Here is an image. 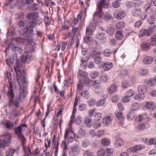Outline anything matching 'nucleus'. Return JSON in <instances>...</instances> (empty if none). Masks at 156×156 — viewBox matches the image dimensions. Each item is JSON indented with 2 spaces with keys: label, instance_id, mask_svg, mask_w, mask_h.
<instances>
[{
  "label": "nucleus",
  "instance_id": "f257e3e1",
  "mask_svg": "<svg viewBox=\"0 0 156 156\" xmlns=\"http://www.w3.org/2000/svg\"><path fill=\"white\" fill-rule=\"evenodd\" d=\"M14 69L17 75V80L19 85L20 86V95L19 96H15L16 89H13L12 85L10 82V105H13L16 108L19 106L20 103L21 101V98L24 97L27 94L26 88L24 87L26 83L25 75V71L21 69L20 66L17 65L14 67Z\"/></svg>",
  "mask_w": 156,
  "mask_h": 156
},
{
  "label": "nucleus",
  "instance_id": "f03ea898",
  "mask_svg": "<svg viewBox=\"0 0 156 156\" xmlns=\"http://www.w3.org/2000/svg\"><path fill=\"white\" fill-rule=\"evenodd\" d=\"M108 5L105 0H101L97 4L96 10L93 15V20H96L100 18L102 11V7L106 8Z\"/></svg>",
  "mask_w": 156,
  "mask_h": 156
},
{
  "label": "nucleus",
  "instance_id": "7ed1b4c3",
  "mask_svg": "<svg viewBox=\"0 0 156 156\" xmlns=\"http://www.w3.org/2000/svg\"><path fill=\"white\" fill-rule=\"evenodd\" d=\"M33 30L32 29L28 30V29H26V30H23L22 34L23 36H26L27 38H26L27 42L29 43H31L34 41L32 34L33 33Z\"/></svg>",
  "mask_w": 156,
  "mask_h": 156
},
{
  "label": "nucleus",
  "instance_id": "20e7f679",
  "mask_svg": "<svg viewBox=\"0 0 156 156\" xmlns=\"http://www.w3.org/2000/svg\"><path fill=\"white\" fill-rule=\"evenodd\" d=\"M77 77L78 78L81 80L83 78V80L84 83L86 84H89L90 83V80L88 77V73L84 71L81 69H79L77 73Z\"/></svg>",
  "mask_w": 156,
  "mask_h": 156
},
{
  "label": "nucleus",
  "instance_id": "39448f33",
  "mask_svg": "<svg viewBox=\"0 0 156 156\" xmlns=\"http://www.w3.org/2000/svg\"><path fill=\"white\" fill-rule=\"evenodd\" d=\"M22 126H19L15 128V131L16 134L17 135L19 138L21 139L22 145L24 147L26 139L22 134Z\"/></svg>",
  "mask_w": 156,
  "mask_h": 156
},
{
  "label": "nucleus",
  "instance_id": "423d86ee",
  "mask_svg": "<svg viewBox=\"0 0 156 156\" xmlns=\"http://www.w3.org/2000/svg\"><path fill=\"white\" fill-rule=\"evenodd\" d=\"M155 28L154 25L153 26L150 27V28L145 30V29H142L141 30L139 33V36L140 37H143L144 36H149L151 34L152 32H153V29Z\"/></svg>",
  "mask_w": 156,
  "mask_h": 156
},
{
  "label": "nucleus",
  "instance_id": "0eeeda50",
  "mask_svg": "<svg viewBox=\"0 0 156 156\" xmlns=\"http://www.w3.org/2000/svg\"><path fill=\"white\" fill-rule=\"evenodd\" d=\"M78 102V99L76 97L74 102L73 109V112L70 118V120L69 124V126L70 127H71L72 124L74 122L73 120L75 117V113L76 111V107L77 105Z\"/></svg>",
  "mask_w": 156,
  "mask_h": 156
},
{
  "label": "nucleus",
  "instance_id": "6e6552de",
  "mask_svg": "<svg viewBox=\"0 0 156 156\" xmlns=\"http://www.w3.org/2000/svg\"><path fill=\"white\" fill-rule=\"evenodd\" d=\"M145 147L144 145L139 144L135 145L133 147H131L127 150V152L131 153L136 152L138 151L141 150Z\"/></svg>",
  "mask_w": 156,
  "mask_h": 156
},
{
  "label": "nucleus",
  "instance_id": "1a4fd4ad",
  "mask_svg": "<svg viewBox=\"0 0 156 156\" xmlns=\"http://www.w3.org/2000/svg\"><path fill=\"white\" fill-rule=\"evenodd\" d=\"M113 115L112 114H108L103 119V123L105 126H107L111 123L113 119Z\"/></svg>",
  "mask_w": 156,
  "mask_h": 156
},
{
  "label": "nucleus",
  "instance_id": "9d476101",
  "mask_svg": "<svg viewBox=\"0 0 156 156\" xmlns=\"http://www.w3.org/2000/svg\"><path fill=\"white\" fill-rule=\"evenodd\" d=\"M144 8L147 15H154L155 14V12H156V10L154 12V10L153 9V6L150 4L145 5L144 7Z\"/></svg>",
  "mask_w": 156,
  "mask_h": 156
},
{
  "label": "nucleus",
  "instance_id": "9b49d317",
  "mask_svg": "<svg viewBox=\"0 0 156 156\" xmlns=\"http://www.w3.org/2000/svg\"><path fill=\"white\" fill-rule=\"evenodd\" d=\"M96 24L91 23L87 26L86 30V34L87 35H92L94 31L95 30Z\"/></svg>",
  "mask_w": 156,
  "mask_h": 156
},
{
  "label": "nucleus",
  "instance_id": "f8f14e48",
  "mask_svg": "<svg viewBox=\"0 0 156 156\" xmlns=\"http://www.w3.org/2000/svg\"><path fill=\"white\" fill-rule=\"evenodd\" d=\"M79 144H75L72 147L70 151H69V153L72 156H75L78 154L79 151Z\"/></svg>",
  "mask_w": 156,
  "mask_h": 156
},
{
  "label": "nucleus",
  "instance_id": "ddd939ff",
  "mask_svg": "<svg viewBox=\"0 0 156 156\" xmlns=\"http://www.w3.org/2000/svg\"><path fill=\"white\" fill-rule=\"evenodd\" d=\"M146 119L147 122L149 121V118L148 117L146 113H144L137 116L135 119L136 122H139Z\"/></svg>",
  "mask_w": 156,
  "mask_h": 156
},
{
  "label": "nucleus",
  "instance_id": "4468645a",
  "mask_svg": "<svg viewBox=\"0 0 156 156\" xmlns=\"http://www.w3.org/2000/svg\"><path fill=\"white\" fill-rule=\"evenodd\" d=\"M150 127V125L147 122L144 123H141L136 127V129L139 130H140L148 129Z\"/></svg>",
  "mask_w": 156,
  "mask_h": 156
},
{
  "label": "nucleus",
  "instance_id": "2eb2a0df",
  "mask_svg": "<svg viewBox=\"0 0 156 156\" xmlns=\"http://www.w3.org/2000/svg\"><path fill=\"white\" fill-rule=\"evenodd\" d=\"M9 35L10 34L9 32V30H8L7 34L6 40L5 42V45H7V47L6 48V50L5 51V52L6 53V56H7L8 53L9 52V46H10Z\"/></svg>",
  "mask_w": 156,
  "mask_h": 156
},
{
  "label": "nucleus",
  "instance_id": "dca6fc26",
  "mask_svg": "<svg viewBox=\"0 0 156 156\" xmlns=\"http://www.w3.org/2000/svg\"><path fill=\"white\" fill-rule=\"evenodd\" d=\"M113 67V64L110 62L105 63L103 66V69L105 71H108Z\"/></svg>",
  "mask_w": 156,
  "mask_h": 156
},
{
  "label": "nucleus",
  "instance_id": "f3484780",
  "mask_svg": "<svg viewBox=\"0 0 156 156\" xmlns=\"http://www.w3.org/2000/svg\"><path fill=\"white\" fill-rule=\"evenodd\" d=\"M126 16L125 12L123 11H119L117 12L115 14V16L118 20H120L122 19Z\"/></svg>",
  "mask_w": 156,
  "mask_h": 156
},
{
  "label": "nucleus",
  "instance_id": "a211bd4d",
  "mask_svg": "<svg viewBox=\"0 0 156 156\" xmlns=\"http://www.w3.org/2000/svg\"><path fill=\"white\" fill-rule=\"evenodd\" d=\"M153 58L151 56H147L144 58L143 62L144 64L149 65L151 64L153 61Z\"/></svg>",
  "mask_w": 156,
  "mask_h": 156
},
{
  "label": "nucleus",
  "instance_id": "6ab92c4d",
  "mask_svg": "<svg viewBox=\"0 0 156 156\" xmlns=\"http://www.w3.org/2000/svg\"><path fill=\"white\" fill-rule=\"evenodd\" d=\"M146 83L150 86H153L156 83V76L154 78L148 80L146 81Z\"/></svg>",
  "mask_w": 156,
  "mask_h": 156
},
{
  "label": "nucleus",
  "instance_id": "aec40b11",
  "mask_svg": "<svg viewBox=\"0 0 156 156\" xmlns=\"http://www.w3.org/2000/svg\"><path fill=\"white\" fill-rule=\"evenodd\" d=\"M146 107L150 109H154L155 108V104L152 101L147 102L146 103Z\"/></svg>",
  "mask_w": 156,
  "mask_h": 156
},
{
  "label": "nucleus",
  "instance_id": "412c9836",
  "mask_svg": "<svg viewBox=\"0 0 156 156\" xmlns=\"http://www.w3.org/2000/svg\"><path fill=\"white\" fill-rule=\"evenodd\" d=\"M117 118L120 120L119 122L120 124H124V117L123 116L122 113V112H118L116 114Z\"/></svg>",
  "mask_w": 156,
  "mask_h": 156
},
{
  "label": "nucleus",
  "instance_id": "4be33fe9",
  "mask_svg": "<svg viewBox=\"0 0 156 156\" xmlns=\"http://www.w3.org/2000/svg\"><path fill=\"white\" fill-rule=\"evenodd\" d=\"M38 15L36 13L32 12L28 14L27 15V18L29 20H35L38 16Z\"/></svg>",
  "mask_w": 156,
  "mask_h": 156
},
{
  "label": "nucleus",
  "instance_id": "5701e85b",
  "mask_svg": "<svg viewBox=\"0 0 156 156\" xmlns=\"http://www.w3.org/2000/svg\"><path fill=\"white\" fill-rule=\"evenodd\" d=\"M151 44L150 43H144L142 46V48L144 51H147L151 48Z\"/></svg>",
  "mask_w": 156,
  "mask_h": 156
},
{
  "label": "nucleus",
  "instance_id": "b1692460",
  "mask_svg": "<svg viewBox=\"0 0 156 156\" xmlns=\"http://www.w3.org/2000/svg\"><path fill=\"white\" fill-rule=\"evenodd\" d=\"M145 97V94L144 93H139L138 94L136 95L134 97V98L136 100L139 101H141L144 99Z\"/></svg>",
  "mask_w": 156,
  "mask_h": 156
},
{
  "label": "nucleus",
  "instance_id": "393cba45",
  "mask_svg": "<svg viewBox=\"0 0 156 156\" xmlns=\"http://www.w3.org/2000/svg\"><path fill=\"white\" fill-rule=\"evenodd\" d=\"M108 91L110 94L115 92L117 91V87L115 84H112L108 88Z\"/></svg>",
  "mask_w": 156,
  "mask_h": 156
},
{
  "label": "nucleus",
  "instance_id": "a878e982",
  "mask_svg": "<svg viewBox=\"0 0 156 156\" xmlns=\"http://www.w3.org/2000/svg\"><path fill=\"white\" fill-rule=\"evenodd\" d=\"M115 37L118 40H120L123 38V35L121 31L118 30L116 33Z\"/></svg>",
  "mask_w": 156,
  "mask_h": 156
},
{
  "label": "nucleus",
  "instance_id": "bb28decb",
  "mask_svg": "<svg viewBox=\"0 0 156 156\" xmlns=\"http://www.w3.org/2000/svg\"><path fill=\"white\" fill-rule=\"evenodd\" d=\"M90 144V141L87 139H85L81 143L82 146L84 148L87 147Z\"/></svg>",
  "mask_w": 156,
  "mask_h": 156
},
{
  "label": "nucleus",
  "instance_id": "cd10ccee",
  "mask_svg": "<svg viewBox=\"0 0 156 156\" xmlns=\"http://www.w3.org/2000/svg\"><path fill=\"white\" fill-rule=\"evenodd\" d=\"M112 53L111 51L108 48L105 49L103 51V54L104 56L107 57L110 56Z\"/></svg>",
  "mask_w": 156,
  "mask_h": 156
},
{
  "label": "nucleus",
  "instance_id": "c85d7f7f",
  "mask_svg": "<svg viewBox=\"0 0 156 156\" xmlns=\"http://www.w3.org/2000/svg\"><path fill=\"white\" fill-rule=\"evenodd\" d=\"M138 91L139 93H144L146 90L145 86L142 85H139L138 87Z\"/></svg>",
  "mask_w": 156,
  "mask_h": 156
},
{
  "label": "nucleus",
  "instance_id": "c756f323",
  "mask_svg": "<svg viewBox=\"0 0 156 156\" xmlns=\"http://www.w3.org/2000/svg\"><path fill=\"white\" fill-rule=\"evenodd\" d=\"M126 23L123 21H119L116 24V27L119 29H121L125 27Z\"/></svg>",
  "mask_w": 156,
  "mask_h": 156
},
{
  "label": "nucleus",
  "instance_id": "7c9ffc66",
  "mask_svg": "<svg viewBox=\"0 0 156 156\" xmlns=\"http://www.w3.org/2000/svg\"><path fill=\"white\" fill-rule=\"evenodd\" d=\"M93 87L95 89L99 88L101 87V83L99 80L94 81L93 83Z\"/></svg>",
  "mask_w": 156,
  "mask_h": 156
},
{
  "label": "nucleus",
  "instance_id": "2f4dec72",
  "mask_svg": "<svg viewBox=\"0 0 156 156\" xmlns=\"http://www.w3.org/2000/svg\"><path fill=\"white\" fill-rule=\"evenodd\" d=\"M24 36V37L22 38L21 37H18L16 38H15L14 39V40L16 41L18 43H23L25 41H27V40L26 38H27V37L26 36Z\"/></svg>",
  "mask_w": 156,
  "mask_h": 156
},
{
  "label": "nucleus",
  "instance_id": "473e14b6",
  "mask_svg": "<svg viewBox=\"0 0 156 156\" xmlns=\"http://www.w3.org/2000/svg\"><path fill=\"white\" fill-rule=\"evenodd\" d=\"M140 107L139 105L137 103L133 104L131 106V109L132 111L138 110Z\"/></svg>",
  "mask_w": 156,
  "mask_h": 156
},
{
  "label": "nucleus",
  "instance_id": "72a5a7b5",
  "mask_svg": "<svg viewBox=\"0 0 156 156\" xmlns=\"http://www.w3.org/2000/svg\"><path fill=\"white\" fill-rule=\"evenodd\" d=\"M1 137L3 138V140H5V141H7L9 142L10 140V134L9 133H6L3 135L1 136Z\"/></svg>",
  "mask_w": 156,
  "mask_h": 156
},
{
  "label": "nucleus",
  "instance_id": "f704fd0d",
  "mask_svg": "<svg viewBox=\"0 0 156 156\" xmlns=\"http://www.w3.org/2000/svg\"><path fill=\"white\" fill-rule=\"evenodd\" d=\"M140 13V9H134L132 10L131 14L134 16H138L139 14Z\"/></svg>",
  "mask_w": 156,
  "mask_h": 156
},
{
  "label": "nucleus",
  "instance_id": "c9c22d12",
  "mask_svg": "<svg viewBox=\"0 0 156 156\" xmlns=\"http://www.w3.org/2000/svg\"><path fill=\"white\" fill-rule=\"evenodd\" d=\"M82 118L80 115H78L76 118L74 122L77 124H80L82 123Z\"/></svg>",
  "mask_w": 156,
  "mask_h": 156
},
{
  "label": "nucleus",
  "instance_id": "e433bc0d",
  "mask_svg": "<svg viewBox=\"0 0 156 156\" xmlns=\"http://www.w3.org/2000/svg\"><path fill=\"white\" fill-rule=\"evenodd\" d=\"M78 134L80 138H82L85 136L86 132L84 130L81 129L79 131Z\"/></svg>",
  "mask_w": 156,
  "mask_h": 156
},
{
  "label": "nucleus",
  "instance_id": "4c0bfd02",
  "mask_svg": "<svg viewBox=\"0 0 156 156\" xmlns=\"http://www.w3.org/2000/svg\"><path fill=\"white\" fill-rule=\"evenodd\" d=\"M81 95L84 98L86 99H88L90 97L89 92L87 90L82 93Z\"/></svg>",
  "mask_w": 156,
  "mask_h": 156
},
{
  "label": "nucleus",
  "instance_id": "58836bf2",
  "mask_svg": "<svg viewBox=\"0 0 156 156\" xmlns=\"http://www.w3.org/2000/svg\"><path fill=\"white\" fill-rule=\"evenodd\" d=\"M101 142L102 144L104 145L107 146L110 144V140L108 139L105 138L102 140Z\"/></svg>",
  "mask_w": 156,
  "mask_h": 156
},
{
  "label": "nucleus",
  "instance_id": "ea45409f",
  "mask_svg": "<svg viewBox=\"0 0 156 156\" xmlns=\"http://www.w3.org/2000/svg\"><path fill=\"white\" fill-rule=\"evenodd\" d=\"M124 143V142L123 140L121 139H119L116 141L115 144L116 146H119L123 145Z\"/></svg>",
  "mask_w": 156,
  "mask_h": 156
},
{
  "label": "nucleus",
  "instance_id": "a19ab883",
  "mask_svg": "<svg viewBox=\"0 0 156 156\" xmlns=\"http://www.w3.org/2000/svg\"><path fill=\"white\" fill-rule=\"evenodd\" d=\"M147 16V15L146 13V12H143L140 10V13L139 14L138 16L140 18L143 20L145 19Z\"/></svg>",
  "mask_w": 156,
  "mask_h": 156
},
{
  "label": "nucleus",
  "instance_id": "79ce46f5",
  "mask_svg": "<svg viewBox=\"0 0 156 156\" xmlns=\"http://www.w3.org/2000/svg\"><path fill=\"white\" fill-rule=\"evenodd\" d=\"M9 143L7 141H5V140L2 139L0 141V147L4 148L5 146H7V144Z\"/></svg>",
  "mask_w": 156,
  "mask_h": 156
},
{
  "label": "nucleus",
  "instance_id": "37998d69",
  "mask_svg": "<svg viewBox=\"0 0 156 156\" xmlns=\"http://www.w3.org/2000/svg\"><path fill=\"white\" fill-rule=\"evenodd\" d=\"M103 19L105 20H106L112 18V16L111 14L108 12H106L104 15Z\"/></svg>",
  "mask_w": 156,
  "mask_h": 156
},
{
  "label": "nucleus",
  "instance_id": "c03bdc74",
  "mask_svg": "<svg viewBox=\"0 0 156 156\" xmlns=\"http://www.w3.org/2000/svg\"><path fill=\"white\" fill-rule=\"evenodd\" d=\"M102 58L100 56L95 57L94 59V61L97 64H100L102 62Z\"/></svg>",
  "mask_w": 156,
  "mask_h": 156
},
{
  "label": "nucleus",
  "instance_id": "a18cd8bd",
  "mask_svg": "<svg viewBox=\"0 0 156 156\" xmlns=\"http://www.w3.org/2000/svg\"><path fill=\"white\" fill-rule=\"evenodd\" d=\"M36 25L35 21L34 20L33 21L30 22L29 23L27 27H26V29L34 27Z\"/></svg>",
  "mask_w": 156,
  "mask_h": 156
},
{
  "label": "nucleus",
  "instance_id": "49530a36",
  "mask_svg": "<svg viewBox=\"0 0 156 156\" xmlns=\"http://www.w3.org/2000/svg\"><path fill=\"white\" fill-rule=\"evenodd\" d=\"M2 124L5 127L7 128H9L10 127V122L9 121L5 120L1 122Z\"/></svg>",
  "mask_w": 156,
  "mask_h": 156
},
{
  "label": "nucleus",
  "instance_id": "de8ad7c7",
  "mask_svg": "<svg viewBox=\"0 0 156 156\" xmlns=\"http://www.w3.org/2000/svg\"><path fill=\"white\" fill-rule=\"evenodd\" d=\"M105 134V132L103 130H100L97 132V134H96V136L98 137H102L104 136Z\"/></svg>",
  "mask_w": 156,
  "mask_h": 156
},
{
  "label": "nucleus",
  "instance_id": "09e8293b",
  "mask_svg": "<svg viewBox=\"0 0 156 156\" xmlns=\"http://www.w3.org/2000/svg\"><path fill=\"white\" fill-rule=\"evenodd\" d=\"M155 19L154 16H152L148 18L147 22L150 24H153L155 23Z\"/></svg>",
  "mask_w": 156,
  "mask_h": 156
},
{
  "label": "nucleus",
  "instance_id": "8fccbe9b",
  "mask_svg": "<svg viewBox=\"0 0 156 156\" xmlns=\"http://www.w3.org/2000/svg\"><path fill=\"white\" fill-rule=\"evenodd\" d=\"M105 103V100H101L99 101H97L96 103V105L98 107L102 106H103Z\"/></svg>",
  "mask_w": 156,
  "mask_h": 156
},
{
  "label": "nucleus",
  "instance_id": "3c124183",
  "mask_svg": "<svg viewBox=\"0 0 156 156\" xmlns=\"http://www.w3.org/2000/svg\"><path fill=\"white\" fill-rule=\"evenodd\" d=\"M100 79L103 82H105L108 81V77L106 74H104L101 76Z\"/></svg>",
  "mask_w": 156,
  "mask_h": 156
},
{
  "label": "nucleus",
  "instance_id": "603ef678",
  "mask_svg": "<svg viewBox=\"0 0 156 156\" xmlns=\"http://www.w3.org/2000/svg\"><path fill=\"white\" fill-rule=\"evenodd\" d=\"M133 111L131 110V111L127 115V117L129 119H132L134 118L135 115Z\"/></svg>",
  "mask_w": 156,
  "mask_h": 156
},
{
  "label": "nucleus",
  "instance_id": "864d4df0",
  "mask_svg": "<svg viewBox=\"0 0 156 156\" xmlns=\"http://www.w3.org/2000/svg\"><path fill=\"white\" fill-rule=\"evenodd\" d=\"M97 154L98 156H104L106 154L105 151L104 149L99 150Z\"/></svg>",
  "mask_w": 156,
  "mask_h": 156
},
{
  "label": "nucleus",
  "instance_id": "5fc2aeb1",
  "mask_svg": "<svg viewBox=\"0 0 156 156\" xmlns=\"http://www.w3.org/2000/svg\"><path fill=\"white\" fill-rule=\"evenodd\" d=\"M89 35H87L84 38V41L85 42L88 43L89 41L92 40V37L89 36Z\"/></svg>",
  "mask_w": 156,
  "mask_h": 156
},
{
  "label": "nucleus",
  "instance_id": "6e6d98bb",
  "mask_svg": "<svg viewBox=\"0 0 156 156\" xmlns=\"http://www.w3.org/2000/svg\"><path fill=\"white\" fill-rule=\"evenodd\" d=\"M86 105L84 104H81L79 106V110L80 111H84L86 108Z\"/></svg>",
  "mask_w": 156,
  "mask_h": 156
},
{
  "label": "nucleus",
  "instance_id": "4d7b16f0",
  "mask_svg": "<svg viewBox=\"0 0 156 156\" xmlns=\"http://www.w3.org/2000/svg\"><path fill=\"white\" fill-rule=\"evenodd\" d=\"M94 116L96 120L99 121L101 119L102 115L100 113H96Z\"/></svg>",
  "mask_w": 156,
  "mask_h": 156
},
{
  "label": "nucleus",
  "instance_id": "13d9d810",
  "mask_svg": "<svg viewBox=\"0 0 156 156\" xmlns=\"http://www.w3.org/2000/svg\"><path fill=\"white\" fill-rule=\"evenodd\" d=\"M114 32V29L112 27L108 28L107 30V34L110 35H112Z\"/></svg>",
  "mask_w": 156,
  "mask_h": 156
},
{
  "label": "nucleus",
  "instance_id": "bf43d9fd",
  "mask_svg": "<svg viewBox=\"0 0 156 156\" xmlns=\"http://www.w3.org/2000/svg\"><path fill=\"white\" fill-rule=\"evenodd\" d=\"M120 3L117 1L113 2L112 4V7L115 8H119L120 6Z\"/></svg>",
  "mask_w": 156,
  "mask_h": 156
},
{
  "label": "nucleus",
  "instance_id": "052dcab7",
  "mask_svg": "<svg viewBox=\"0 0 156 156\" xmlns=\"http://www.w3.org/2000/svg\"><path fill=\"white\" fill-rule=\"evenodd\" d=\"M12 47L11 48L13 51L15 52L17 51L18 52L21 53V51H22V49L20 47L14 46L13 48H12Z\"/></svg>",
  "mask_w": 156,
  "mask_h": 156
},
{
  "label": "nucleus",
  "instance_id": "680f3d73",
  "mask_svg": "<svg viewBox=\"0 0 156 156\" xmlns=\"http://www.w3.org/2000/svg\"><path fill=\"white\" fill-rule=\"evenodd\" d=\"M91 120L89 118H86L85 120V123L86 126L88 127H90L91 126V124L90 123Z\"/></svg>",
  "mask_w": 156,
  "mask_h": 156
},
{
  "label": "nucleus",
  "instance_id": "e2e57ef3",
  "mask_svg": "<svg viewBox=\"0 0 156 156\" xmlns=\"http://www.w3.org/2000/svg\"><path fill=\"white\" fill-rule=\"evenodd\" d=\"M113 152V150L112 149H107L105 151V154L107 155H111Z\"/></svg>",
  "mask_w": 156,
  "mask_h": 156
},
{
  "label": "nucleus",
  "instance_id": "0e129e2a",
  "mask_svg": "<svg viewBox=\"0 0 156 156\" xmlns=\"http://www.w3.org/2000/svg\"><path fill=\"white\" fill-rule=\"evenodd\" d=\"M92 54L95 57L99 56H100L101 53L99 51L96 50H94L92 51Z\"/></svg>",
  "mask_w": 156,
  "mask_h": 156
},
{
  "label": "nucleus",
  "instance_id": "69168bd1",
  "mask_svg": "<svg viewBox=\"0 0 156 156\" xmlns=\"http://www.w3.org/2000/svg\"><path fill=\"white\" fill-rule=\"evenodd\" d=\"M135 93V92L132 90H130L128 91L126 95L129 97L133 96Z\"/></svg>",
  "mask_w": 156,
  "mask_h": 156
},
{
  "label": "nucleus",
  "instance_id": "338daca9",
  "mask_svg": "<svg viewBox=\"0 0 156 156\" xmlns=\"http://www.w3.org/2000/svg\"><path fill=\"white\" fill-rule=\"evenodd\" d=\"M30 57L27 53H26V54L23 55H22L21 57V60L22 61L24 62H25L27 58H29Z\"/></svg>",
  "mask_w": 156,
  "mask_h": 156
},
{
  "label": "nucleus",
  "instance_id": "774afa93",
  "mask_svg": "<svg viewBox=\"0 0 156 156\" xmlns=\"http://www.w3.org/2000/svg\"><path fill=\"white\" fill-rule=\"evenodd\" d=\"M83 156H93L92 153L88 150H86L84 151L83 154Z\"/></svg>",
  "mask_w": 156,
  "mask_h": 156
}]
</instances>
